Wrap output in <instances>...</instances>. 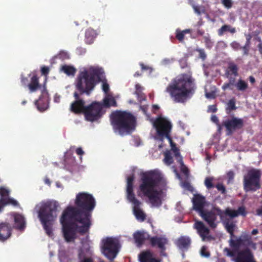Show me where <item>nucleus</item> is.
Returning a JSON list of instances; mask_svg holds the SVG:
<instances>
[{"label": "nucleus", "mask_w": 262, "mask_h": 262, "mask_svg": "<svg viewBox=\"0 0 262 262\" xmlns=\"http://www.w3.org/2000/svg\"><path fill=\"white\" fill-rule=\"evenodd\" d=\"M215 93L216 92L215 91L207 92L206 90H205V96L209 99H214L215 97Z\"/></svg>", "instance_id": "obj_47"}, {"label": "nucleus", "mask_w": 262, "mask_h": 262, "mask_svg": "<svg viewBox=\"0 0 262 262\" xmlns=\"http://www.w3.org/2000/svg\"><path fill=\"white\" fill-rule=\"evenodd\" d=\"M246 41L245 45L250 46L251 36L250 34L246 35Z\"/></svg>", "instance_id": "obj_57"}, {"label": "nucleus", "mask_w": 262, "mask_h": 262, "mask_svg": "<svg viewBox=\"0 0 262 262\" xmlns=\"http://www.w3.org/2000/svg\"><path fill=\"white\" fill-rule=\"evenodd\" d=\"M13 230L12 226L7 222L0 223V241L4 242L9 238Z\"/></svg>", "instance_id": "obj_19"}, {"label": "nucleus", "mask_w": 262, "mask_h": 262, "mask_svg": "<svg viewBox=\"0 0 262 262\" xmlns=\"http://www.w3.org/2000/svg\"><path fill=\"white\" fill-rule=\"evenodd\" d=\"M50 72V69L48 67L43 66L41 68V72L42 75L47 76Z\"/></svg>", "instance_id": "obj_52"}, {"label": "nucleus", "mask_w": 262, "mask_h": 262, "mask_svg": "<svg viewBox=\"0 0 262 262\" xmlns=\"http://www.w3.org/2000/svg\"><path fill=\"white\" fill-rule=\"evenodd\" d=\"M193 227L196 230L198 233L201 237L203 241L210 240L211 236L209 235V229L205 226L204 224L200 221L195 222Z\"/></svg>", "instance_id": "obj_18"}, {"label": "nucleus", "mask_w": 262, "mask_h": 262, "mask_svg": "<svg viewBox=\"0 0 262 262\" xmlns=\"http://www.w3.org/2000/svg\"><path fill=\"white\" fill-rule=\"evenodd\" d=\"M41 84L39 83V77L36 74H34L30 78V82L27 84L30 93L36 92L41 88Z\"/></svg>", "instance_id": "obj_25"}, {"label": "nucleus", "mask_w": 262, "mask_h": 262, "mask_svg": "<svg viewBox=\"0 0 262 262\" xmlns=\"http://www.w3.org/2000/svg\"><path fill=\"white\" fill-rule=\"evenodd\" d=\"M236 108L235 98H233L230 99L227 104V107L226 108V113L229 114L232 111L235 110Z\"/></svg>", "instance_id": "obj_34"}, {"label": "nucleus", "mask_w": 262, "mask_h": 262, "mask_svg": "<svg viewBox=\"0 0 262 262\" xmlns=\"http://www.w3.org/2000/svg\"><path fill=\"white\" fill-rule=\"evenodd\" d=\"M10 190L6 188L0 187V213L4 210L5 207L8 205L13 206H18L19 203L17 201L9 196Z\"/></svg>", "instance_id": "obj_16"}, {"label": "nucleus", "mask_w": 262, "mask_h": 262, "mask_svg": "<svg viewBox=\"0 0 262 262\" xmlns=\"http://www.w3.org/2000/svg\"><path fill=\"white\" fill-rule=\"evenodd\" d=\"M213 178L212 177H207L205 180V185L207 189H210L214 187V185L213 184Z\"/></svg>", "instance_id": "obj_38"}, {"label": "nucleus", "mask_w": 262, "mask_h": 262, "mask_svg": "<svg viewBox=\"0 0 262 262\" xmlns=\"http://www.w3.org/2000/svg\"><path fill=\"white\" fill-rule=\"evenodd\" d=\"M193 209L201 213L204 210L206 204L205 198L200 194H195L192 199Z\"/></svg>", "instance_id": "obj_20"}, {"label": "nucleus", "mask_w": 262, "mask_h": 262, "mask_svg": "<svg viewBox=\"0 0 262 262\" xmlns=\"http://www.w3.org/2000/svg\"><path fill=\"white\" fill-rule=\"evenodd\" d=\"M139 257L140 262H160L159 260L153 257L152 253L149 251L142 252Z\"/></svg>", "instance_id": "obj_27"}, {"label": "nucleus", "mask_w": 262, "mask_h": 262, "mask_svg": "<svg viewBox=\"0 0 262 262\" xmlns=\"http://www.w3.org/2000/svg\"><path fill=\"white\" fill-rule=\"evenodd\" d=\"M230 47L235 51H237L241 48L239 43L236 41H233L230 44Z\"/></svg>", "instance_id": "obj_42"}, {"label": "nucleus", "mask_w": 262, "mask_h": 262, "mask_svg": "<svg viewBox=\"0 0 262 262\" xmlns=\"http://www.w3.org/2000/svg\"><path fill=\"white\" fill-rule=\"evenodd\" d=\"M222 126L226 128L227 134L231 135L236 130L242 128L244 126V121L242 119L232 117L222 122Z\"/></svg>", "instance_id": "obj_15"}, {"label": "nucleus", "mask_w": 262, "mask_h": 262, "mask_svg": "<svg viewBox=\"0 0 262 262\" xmlns=\"http://www.w3.org/2000/svg\"><path fill=\"white\" fill-rule=\"evenodd\" d=\"M164 158L163 159L164 163L169 166L173 162V158L170 151H166L164 153Z\"/></svg>", "instance_id": "obj_35"}, {"label": "nucleus", "mask_w": 262, "mask_h": 262, "mask_svg": "<svg viewBox=\"0 0 262 262\" xmlns=\"http://www.w3.org/2000/svg\"><path fill=\"white\" fill-rule=\"evenodd\" d=\"M61 71L68 76H74L76 69L73 66L63 65L61 67Z\"/></svg>", "instance_id": "obj_30"}, {"label": "nucleus", "mask_w": 262, "mask_h": 262, "mask_svg": "<svg viewBox=\"0 0 262 262\" xmlns=\"http://www.w3.org/2000/svg\"><path fill=\"white\" fill-rule=\"evenodd\" d=\"M9 215L13 219L14 225L13 229L15 228L19 231H24L26 227V221L25 216L19 213L12 212Z\"/></svg>", "instance_id": "obj_17"}, {"label": "nucleus", "mask_w": 262, "mask_h": 262, "mask_svg": "<svg viewBox=\"0 0 262 262\" xmlns=\"http://www.w3.org/2000/svg\"><path fill=\"white\" fill-rule=\"evenodd\" d=\"M102 252L110 260H113L118 252V242L111 237H107L103 241Z\"/></svg>", "instance_id": "obj_13"}, {"label": "nucleus", "mask_w": 262, "mask_h": 262, "mask_svg": "<svg viewBox=\"0 0 262 262\" xmlns=\"http://www.w3.org/2000/svg\"><path fill=\"white\" fill-rule=\"evenodd\" d=\"M167 139L170 143L171 150L173 152L174 157L176 158H180L181 157L180 156V150L179 148L177 147L176 144L173 142L172 138L170 137Z\"/></svg>", "instance_id": "obj_32"}, {"label": "nucleus", "mask_w": 262, "mask_h": 262, "mask_svg": "<svg viewBox=\"0 0 262 262\" xmlns=\"http://www.w3.org/2000/svg\"><path fill=\"white\" fill-rule=\"evenodd\" d=\"M231 86H233L230 82L225 83L222 86V89L224 91H226L228 89H232Z\"/></svg>", "instance_id": "obj_55"}, {"label": "nucleus", "mask_w": 262, "mask_h": 262, "mask_svg": "<svg viewBox=\"0 0 262 262\" xmlns=\"http://www.w3.org/2000/svg\"><path fill=\"white\" fill-rule=\"evenodd\" d=\"M58 207L57 202L48 201L41 204L38 211V217L48 235L52 234V227L57 217Z\"/></svg>", "instance_id": "obj_6"}, {"label": "nucleus", "mask_w": 262, "mask_h": 262, "mask_svg": "<svg viewBox=\"0 0 262 262\" xmlns=\"http://www.w3.org/2000/svg\"><path fill=\"white\" fill-rule=\"evenodd\" d=\"M104 71L102 69L91 67L79 73L75 83L78 92L89 96L96 85L102 80Z\"/></svg>", "instance_id": "obj_4"}, {"label": "nucleus", "mask_w": 262, "mask_h": 262, "mask_svg": "<svg viewBox=\"0 0 262 262\" xmlns=\"http://www.w3.org/2000/svg\"><path fill=\"white\" fill-rule=\"evenodd\" d=\"M60 223L62 226L63 236L67 242L74 241L76 238V233H79V229L81 226H78L77 223L79 221L72 217L70 213L64 210L60 217Z\"/></svg>", "instance_id": "obj_8"}, {"label": "nucleus", "mask_w": 262, "mask_h": 262, "mask_svg": "<svg viewBox=\"0 0 262 262\" xmlns=\"http://www.w3.org/2000/svg\"><path fill=\"white\" fill-rule=\"evenodd\" d=\"M104 105L106 107L111 106H117V102L114 97L105 98L104 100Z\"/></svg>", "instance_id": "obj_37"}, {"label": "nucleus", "mask_w": 262, "mask_h": 262, "mask_svg": "<svg viewBox=\"0 0 262 262\" xmlns=\"http://www.w3.org/2000/svg\"><path fill=\"white\" fill-rule=\"evenodd\" d=\"M193 8L194 10V11L198 13V14H200L201 13V12H200V8L198 6H193Z\"/></svg>", "instance_id": "obj_60"}, {"label": "nucleus", "mask_w": 262, "mask_h": 262, "mask_svg": "<svg viewBox=\"0 0 262 262\" xmlns=\"http://www.w3.org/2000/svg\"><path fill=\"white\" fill-rule=\"evenodd\" d=\"M229 81L232 85H234L235 83V78H231L229 76Z\"/></svg>", "instance_id": "obj_62"}, {"label": "nucleus", "mask_w": 262, "mask_h": 262, "mask_svg": "<svg viewBox=\"0 0 262 262\" xmlns=\"http://www.w3.org/2000/svg\"><path fill=\"white\" fill-rule=\"evenodd\" d=\"M84 94H80L78 92H75L73 94L75 100L72 102L70 105V111L75 114H82L84 115L86 105L85 102L82 96Z\"/></svg>", "instance_id": "obj_14"}, {"label": "nucleus", "mask_w": 262, "mask_h": 262, "mask_svg": "<svg viewBox=\"0 0 262 262\" xmlns=\"http://www.w3.org/2000/svg\"><path fill=\"white\" fill-rule=\"evenodd\" d=\"M178 162L181 165V171L185 175H188L189 174V169L188 168L185 166L183 163L182 158L180 157L178 159Z\"/></svg>", "instance_id": "obj_39"}, {"label": "nucleus", "mask_w": 262, "mask_h": 262, "mask_svg": "<svg viewBox=\"0 0 262 262\" xmlns=\"http://www.w3.org/2000/svg\"><path fill=\"white\" fill-rule=\"evenodd\" d=\"M190 33H191V30L189 29H185L183 31L177 29L176 31V37L180 42H182L184 40L185 35Z\"/></svg>", "instance_id": "obj_31"}, {"label": "nucleus", "mask_w": 262, "mask_h": 262, "mask_svg": "<svg viewBox=\"0 0 262 262\" xmlns=\"http://www.w3.org/2000/svg\"><path fill=\"white\" fill-rule=\"evenodd\" d=\"M81 262H93V260L90 258H84Z\"/></svg>", "instance_id": "obj_63"}, {"label": "nucleus", "mask_w": 262, "mask_h": 262, "mask_svg": "<svg viewBox=\"0 0 262 262\" xmlns=\"http://www.w3.org/2000/svg\"><path fill=\"white\" fill-rule=\"evenodd\" d=\"M227 251H228V255H229L231 257L234 256L235 253H234V251H231L229 249H228Z\"/></svg>", "instance_id": "obj_61"}, {"label": "nucleus", "mask_w": 262, "mask_h": 262, "mask_svg": "<svg viewBox=\"0 0 262 262\" xmlns=\"http://www.w3.org/2000/svg\"><path fill=\"white\" fill-rule=\"evenodd\" d=\"M153 126L156 130V139L163 141L165 138L171 137L172 124L166 118L162 117L157 118L153 122Z\"/></svg>", "instance_id": "obj_9"}, {"label": "nucleus", "mask_w": 262, "mask_h": 262, "mask_svg": "<svg viewBox=\"0 0 262 262\" xmlns=\"http://www.w3.org/2000/svg\"><path fill=\"white\" fill-rule=\"evenodd\" d=\"M134 179L135 176L134 174L129 176L127 178L126 197L128 202L133 205V213L136 219L140 222H143L145 220L146 215L140 208L141 202L136 198L134 192Z\"/></svg>", "instance_id": "obj_7"}, {"label": "nucleus", "mask_w": 262, "mask_h": 262, "mask_svg": "<svg viewBox=\"0 0 262 262\" xmlns=\"http://www.w3.org/2000/svg\"><path fill=\"white\" fill-rule=\"evenodd\" d=\"M204 39L206 48L208 49L211 48L213 47V43L210 38L208 37H205Z\"/></svg>", "instance_id": "obj_46"}, {"label": "nucleus", "mask_w": 262, "mask_h": 262, "mask_svg": "<svg viewBox=\"0 0 262 262\" xmlns=\"http://www.w3.org/2000/svg\"><path fill=\"white\" fill-rule=\"evenodd\" d=\"M222 4L227 9L231 8L233 5L232 0H221Z\"/></svg>", "instance_id": "obj_41"}, {"label": "nucleus", "mask_w": 262, "mask_h": 262, "mask_svg": "<svg viewBox=\"0 0 262 262\" xmlns=\"http://www.w3.org/2000/svg\"><path fill=\"white\" fill-rule=\"evenodd\" d=\"M199 215L212 229L215 228L217 226V216H219L222 221L226 216L225 211L216 206L213 207L210 210H204Z\"/></svg>", "instance_id": "obj_11"}, {"label": "nucleus", "mask_w": 262, "mask_h": 262, "mask_svg": "<svg viewBox=\"0 0 262 262\" xmlns=\"http://www.w3.org/2000/svg\"><path fill=\"white\" fill-rule=\"evenodd\" d=\"M75 205V206L67 207L64 210L70 213L81 224L79 231L83 235L89 232L91 226L92 212L96 206L95 200L92 194L80 192L76 195Z\"/></svg>", "instance_id": "obj_1"}, {"label": "nucleus", "mask_w": 262, "mask_h": 262, "mask_svg": "<svg viewBox=\"0 0 262 262\" xmlns=\"http://www.w3.org/2000/svg\"><path fill=\"white\" fill-rule=\"evenodd\" d=\"M237 89L240 91H245L248 88V83L243 80L239 79L235 84Z\"/></svg>", "instance_id": "obj_36"}, {"label": "nucleus", "mask_w": 262, "mask_h": 262, "mask_svg": "<svg viewBox=\"0 0 262 262\" xmlns=\"http://www.w3.org/2000/svg\"><path fill=\"white\" fill-rule=\"evenodd\" d=\"M67 56V53L66 52H61L59 55H58V57L59 58H66V57Z\"/></svg>", "instance_id": "obj_59"}, {"label": "nucleus", "mask_w": 262, "mask_h": 262, "mask_svg": "<svg viewBox=\"0 0 262 262\" xmlns=\"http://www.w3.org/2000/svg\"><path fill=\"white\" fill-rule=\"evenodd\" d=\"M97 35V32L93 29H88L85 33V40L86 43L88 44L92 43Z\"/></svg>", "instance_id": "obj_28"}, {"label": "nucleus", "mask_w": 262, "mask_h": 262, "mask_svg": "<svg viewBox=\"0 0 262 262\" xmlns=\"http://www.w3.org/2000/svg\"><path fill=\"white\" fill-rule=\"evenodd\" d=\"M141 181L139 186L140 192L148 199L153 206L160 207L162 205L161 191L158 190L157 187L163 182L162 176L158 173L150 171L144 173Z\"/></svg>", "instance_id": "obj_3"}, {"label": "nucleus", "mask_w": 262, "mask_h": 262, "mask_svg": "<svg viewBox=\"0 0 262 262\" xmlns=\"http://www.w3.org/2000/svg\"><path fill=\"white\" fill-rule=\"evenodd\" d=\"M140 65L141 67L142 70H146L148 69V67L145 66L143 63H141Z\"/></svg>", "instance_id": "obj_64"}, {"label": "nucleus", "mask_w": 262, "mask_h": 262, "mask_svg": "<svg viewBox=\"0 0 262 262\" xmlns=\"http://www.w3.org/2000/svg\"><path fill=\"white\" fill-rule=\"evenodd\" d=\"M49 100L48 96H41L35 101V105L40 112H44L49 107Z\"/></svg>", "instance_id": "obj_24"}, {"label": "nucleus", "mask_w": 262, "mask_h": 262, "mask_svg": "<svg viewBox=\"0 0 262 262\" xmlns=\"http://www.w3.org/2000/svg\"><path fill=\"white\" fill-rule=\"evenodd\" d=\"M214 187H215L219 191H221L222 194L225 193L226 188L223 184L218 183Z\"/></svg>", "instance_id": "obj_49"}, {"label": "nucleus", "mask_w": 262, "mask_h": 262, "mask_svg": "<svg viewBox=\"0 0 262 262\" xmlns=\"http://www.w3.org/2000/svg\"><path fill=\"white\" fill-rule=\"evenodd\" d=\"M217 109L216 105H210L208 107V112L215 113L217 111Z\"/></svg>", "instance_id": "obj_53"}, {"label": "nucleus", "mask_w": 262, "mask_h": 262, "mask_svg": "<svg viewBox=\"0 0 262 262\" xmlns=\"http://www.w3.org/2000/svg\"><path fill=\"white\" fill-rule=\"evenodd\" d=\"M104 113L102 104L94 101L86 106L84 116L86 120L94 122L101 118Z\"/></svg>", "instance_id": "obj_12"}, {"label": "nucleus", "mask_w": 262, "mask_h": 262, "mask_svg": "<svg viewBox=\"0 0 262 262\" xmlns=\"http://www.w3.org/2000/svg\"><path fill=\"white\" fill-rule=\"evenodd\" d=\"M180 67L182 69H184L187 67V62L186 59H182L179 61Z\"/></svg>", "instance_id": "obj_54"}, {"label": "nucleus", "mask_w": 262, "mask_h": 262, "mask_svg": "<svg viewBox=\"0 0 262 262\" xmlns=\"http://www.w3.org/2000/svg\"><path fill=\"white\" fill-rule=\"evenodd\" d=\"M211 121L215 123L218 126V129L220 130L222 128V124L221 125L219 123V120L217 117L216 115H212L211 117Z\"/></svg>", "instance_id": "obj_43"}, {"label": "nucleus", "mask_w": 262, "mask_h": 262, "mask_svg": "<svg viewBox=\"0 0 262 262\" xmlns=\"http://www.w3.org/2000/svg\"><path fill=\"white\" fill-rule=\"evenodd\" d=\"M21 82L23 85H27L28 83V78L23 75L21 76Z\"/></svg>", "instance_id": "obj_56"}, {"label": "nucleus", "mask_w": 262, "mask_h": 262, "mask_svg": "<svg viewBox=\"0 0 262 262\" xmlns=\"http://www.w3.org/2000/svg\"><path fill=\"white\" fill-rule=\"evenodd\" d=\"M149 235L143 231H137L133 234L135 243L139 247L142 246L146 239H149Z\"/></svg>", "instance_id": "obj_22"}, {"label": "nucleus", "mask_w": 262, "mask_h": 262, "mask_svg": "<svg viewBox=\"0 0 262 262\" xmlns=\"http://www.w3.org/2000/svg\"><path fill=\"white\" fill-rule=\"evenodd\" d=\"M196 51L199 53V58H201L203 60H205L206 58V54L203 49H196Z\"/></svg>", "instance_id": "obj_45"}, {"label": "nucleus", "mask_w": 262, "mask_h": 262, "mask_svg": "<svg viewBox=\"0 0 262 262\" xmlns=\"http://www.w3.org/2000/svg\"><path fill=\"white\" fill-rule=\"evenodd\" d=\"M110 120L114 131L121 136L129 134L135 129L136 119L129 112L114 111L110 116Z\"/></svg>", "instance_id": "obj_5"}, {"label": "nucleus", "mask_w": 262, "mask_h": 262, "mask_svg": "<svg viewBox=\"0 0 262 262\" xmlns=\"http://www.w3.org/2000/svg\"><path fill=\"white\" fill-rule=\"evenodd\" d=\"M260 176L259 170L251 169L248 171L244 177V189L246 192L255 191L260 188Z\"/></svg>", "instance_id": "obj_10"}, {"label": "nucleus", "mask_w": 262, "mask_h": 262, "mask_svg": "<svg viewBox=\"0 0 262 262\" xmlns=\"http://www.w3.org/2000/svg\"><path fill=\"white\" fill-rule=\"evenodd\" d=\"M176 102L183 103L194 92V79L189 73L182 74L176 78L167 88Z\"/></svg>", "instance_id": "obj_2"}, {"label": "nucleus", "mask_w": 262, "mask_h": 262, "mask_svg": "<svg viewBox=\"0 0 262 262\" xmlns=\"http://www.w3.org/2000/svg\"><path fill=\"white\" fill-rule=\"evenodd\" d=\"M175 61V59L173 58H165L162 60V63L164 65H168Z\"/></svg>", "instance_id": "obj_51"}, {"label": "nucleus", "mask_w": 262, "mask_h": 262, "mask_svg": "<svg viewBox=\"0 0 262 262\" xmlns=\"http://www.w3.org/2000/svg\"><path fill=\"white\" fill-rule=\"evenodd\" d=\"M250 46L245 45L244 46L241 47V49L243 51V56H248L250 51Z\"/></svg>", "instance_id": "obj_44"}, {"label": "nucleus", "mask_w": 262, "mask_h": 262, "mask_svg": "<svg viewBox=\"0 0 262 262\" xmlns=\"http://www.w3.org/2000/svg\"><path fill=\"white\" fill-rule=\"evenodd\" d=\"M103 77H104V76ZM103 78H102V79ZM101 81L103 82L102 85V90H103V92L106 94L108 93V92L110 90L109 85L106 81H104L103 80Z\"/></svg>", "instance_id": "obj_50"}, {"label": "nucleus", "mask_w": 262, "mask_h": 262, "mask_svg": "<svg viewBox=\"0 0 262 262\" xmlns=\"http://www.w3.org/2000/svg\"><path fill=\"white\" fill-rule=\"evenodd\" d=\"M225 213L226 216H228L232 219L235 217L239 215L245 216L247 214L245 207L244 206L239 207L237 210H232L229 208H227L225 210Z\"/></svg>", "instance_id": "obj_23"}, {"label": "nucleus", "mask_w": 262, "mask_h": 262, "mask_svg": "<svg viewBox=\"0 0 262 262\" xmlns=\"http://www.w3.org/2000/svg\"><path fill=\"white\" fill-rule=\"evenodd\" d=\"M136 91L135 92V94L138 97H142V91L143 89V87H142L139 84H136L135 85Z\"/></svg>", "instance_id": "obj_40"}, {"label": "nucleus", "mask_w": 262, "mask_h": 262, "mask_svg": "<svg viewBox=\"0 0 262 262\" xmlns=\"http://www.w3.org/2000/svg\"><path fill=\"white\" fill-rule=\"evenodd\" d=\"M226 31H229L233 34L236 32V30L234 28H232L230 25H225L219 29L218 34L220 36H222L223 35L224 33Z\"/></svg>", "instance_id": "obj_33"}, {"label": "nucleus", "mask_w": 262, "mask_h": 262, "mask_svg": "<svg viewBox=\"0 0 262 262\" xmlns=\"http://www.w3.org/2000/svg\"><path fill=\"white\" fill-rule=\"evenodd\" d=\"M76 153L78 155L82 156L84 154V151L81 147H78L76 150Z\"/></svg>", "instance_id": "obj_58"}, {"label": "nucleus", "mask_w": 262, "mask_h": 262, "mask_svg": "<svg viewBox=\"0 0 262 262\" xmlns=\"http://www.w3.org/2000/svg\"><path fill=\"white\" fill-rule=\"evenodd\" d=\"M151 246L153 247H158L160 249L164 251L166 249L165 245L167 243L166 238L159 236L149 237Z\"/></svg>", "instance_id": "obj_21"}, {"label": "nucleus", "mask_w": 262, "mask_h": 262, "mask_svg": "<svg viewBox=\"0 0 262 262\" xmlns=\"http://www.w3.org/2000/svg\"><path fill=\"white\" fill-rule=\"evenodd\" d=\"M238 68L236 64L233 62L229 63L226 71L227 77L229 78L231 75H233L235 77L237 76L238 75Z\"/></svg>", "instance_id": "obj_29"}, {"label": "nucleus", "mask_w": 262, "mask_h": 262, "mask_svg": "<svg viewBox=\"0 0 262 262\" xmlns=\"http://www.w3.org/2000/svg\"><path fill=\"white\" fill-rule=\"evenodd\" d=\"M177 246L181 250H187L191 244V239L186 236H182L176 242Z\"/></svg>", "instance_id": "obj_26"}, {"label": "nucleus", "mask_w": 262, "mask_h": 262, "mask_svg": "<svg viewBox=\"0 0 262 262\" xmlns=\"http://www.w3.org/2000/svg\"><path fill=\"white\" fill-rule=\"evenodd\" d=\"M201 254L202 256L206 257H209L210 255V252L207 250V248L205 246L202 247L201 250Z\"/></svg>", "instance_id": "obj_48"}]
</instances>
